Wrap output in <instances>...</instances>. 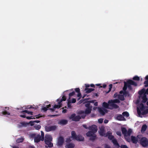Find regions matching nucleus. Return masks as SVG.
Listing matches in <instances>:
<instances>
[{
    "instance_id": "1",
    "label": "nucleus",
    "mask_w": 148,
    "mask_h": 148,
    "mask_svg": "<svg viewBox=\"0 0 148 148\" xmlns=\"http://www.w3.org/2000/svg\"><path fill=\"white\" fill-rule=\"evenodd\" d=\"M147 107L144 106L142 103L138 105L137 107V111L139 116L141 117L142 115L147 113L148 112V110H146Z\"/></svg>"
},
{
    "instance_id": "2",
    "label": "nucleus",
    "mask_w": 148,
    "mask_h": 148,
    "mask_svg": "<svg viewBox=\"0 0 148 148\" xmlns=\"http://www.w3.org/2000/svg\"><path fill=\"white\" fill-rule=\"evenodd\" d=\"M99 133V134L101 136L108 137L109 139H112L113 138V136L112 135V133L111 132L108 131L107 133H106L104 127L103 126H102L100 127Z\"/></svg>"
},
{
    "instance_id": "3",
    "label": "nucleus",
    "mask_w": 148,
    "mask_h": 148,
    "mask_svg": "<svg viewBox=\"0 0 148 148\" xmlns=\"http://www.w3.org/2000/svg\"><path fill=\"white\" fill-rule=\"evenodd\" d=\"M138 93L140 95L139 99L141 98L142 99L143 103L146 102L147 100L146 95L148 94V88L146 90L144 88L142 89L139 91Z\"/></svg>"
},
{
    "instance_id": "4",
    "label": "nucleus",
    "mask_w": 148,
    "mask_h": 148,
    "mask_svg": "<svg viewBox=\"0 0 148 148\" xmlns=\"http://www.w3.org/2000/svg\"><path fill=\"white\" fill-rule=\"evenodd\" d=\"M29 138L32 140L34 139L35 143H38L41 140V137L40 134L34 133H31L29 134Z\"/></svg>"
},
{
    "instance_id": "5",
    "label": "nucleus",
    "mask_w": 148,
    "mask_h": 148,
    "mask_svg": "<svg viewBox=\"0 0 148 148\" xmlns=\"http://www.w3.org/2000/svg\"><path fill=\"white\" fill-rule=\"evenodd\" d=\"M66 99V97L63 96L62 98L60 99H58L57 101H58V105H55L53 108H50V110L51 111H53L55 110V108H59L62 107V103L61 102L63 101H65Z\"/></svg>"
},
{
    "instance_id": "6",
    "label": "nucleus",
    "mask_w": 148,
    "mask_h": 148,
    "mask_svg": "<svg viewBox=\"0 0 148 148\" xmlns=\"http://www.w3.org/2000/svg\"><path fill=\"white\" fill-rule=\"evenodd\" d=\"M52 140V138L50 135L49 134H46L45 135V142L46 145L48 147H51L53 146V144L51 142Z\"/></svg>"
},
{
    "instance_id": "7",
    "label": "nucleus",
    "mask_w": 148,
    "mask_h": 148,
    "mask_svg": "<svg viewBox=\"0 0 148 148\" xmlns=\"http://www.w3.org/2000/svg\"><path fill=\"white\" fill-rule=\"evenodd\" d=\"M119 101L118 99H114L113 100H110L108 101L109 103V109H112L113 108H117L118 106L115 103H119Z\"/></svg>"
},
{
    "instance_id": "8",
    "label": "nucleus",
    "mask_w": 148,
    "mask_h": 148,
    "mask_svg": "<svg viewBox=\"0 0 148 148\" xmlns=\"http://www.w3.org/2000/svg\"><path fill=\"white\" fill-rule=\"evenodd\" d=\"M127 83L128 84H127L125 82H124V85L123 88V90L124 91V92H123L124 95H125V93L126 92L125 91L127 89V86H128V87H130V84L133 85L135 86H137V84L135 82L131 80H128L127 82Z\"/></svg>"
},
{
    "instance_id": "9",
    "label": "nucleus",
    "mask_w": 148,
    "mask_h": 148,
    "mask_svg": "<svg viewBox=\"0 0 148 148\" xmlns=\"http://www.w3.org/2000/svg\"><path fill=\"white\" fill-rule=\"evenodd\" d=\"M91 109L87 108L85 111H81L79 112V114L82 118H84L86 114H89L91 112Z\"/></svg>"
},
{
    "instance_id": "10",
    "label": "nucleus",
    "mask_w": 148,
    "mask_h": 148,
    "mask_svg": "<svg viewBox=\"0 0 148 148\" xmlns=\"http://www.w3.org/2000/svg\"><path fill=\"white\" fill-rule=\"evenodd\" d=\"M139 142L143 147H146L148 145V140L146 138L142 137L141 135Z\"/></svg>"
},
{
    "instance_id": "11",
    "label": "nucleus",
    "mask_w": 148,
    "mask_h": 148,
    "mask_svg": "<svg viewBox=\"0 0 148 148\" xmlns=\"http://www.w3.org/2000/svg\"><path fill=\"white\" fill-rule=\"evenodd\" d=\"M121 130L122 133L124 135L125 137L130 136L132 132L131 129H129L128 131H127L126 128L124 127L122 128Z\"/></svg>"
},
{
    "instance_id": "12",
    "label": "nucleus",
    "mask_w": 148,
    "mask_h": 148,
    "mask_svg": "<svg viewBox=\"0 0 148 148\" xmlns=\"http://www.w3.org/2000/svg\"><path fill=\"white\" fill-rule=\"evenodd\" d=\"M86 135L87 136L90 137V139L92 140H95L96 137L95 133L91 131H90L87 132Z\"/></svg>"
},
{
    "instance_id": "13",
    "label": "nucleus",
    "mask_w": 148,
    "mask_h": 148,
    "mask_svg": "<svg viewBox=\"0 0 148 148\" xmlns=\"http://www.w3.org/2000/svg\"><path fill=\"white\" fill-rule=\"evenodd\" d=\"M79 115L75 116V114H72L70 117L69 118L72 119L73 121H78L79 120V119L82 117L79 114Z\"/></svg>"
},
{
    "instance_id": "14",
    "label": "nucleus",
    "mask_w": 148,
    "mask_h": 148,
    "mask_svg": "<svg viewBox=\"0 0 148 148\" xmlns=\"http://www.w3.org/2000/svg\"><path fill=\"white\" fill-rule=\"evenodd\" d=\"M141 138V135H139L136 137L133 136H131V138L132 142L134 143H136L137 142H139L140 138Z\"/></svg>"
},
{
    "instance_id": "15",
    "label": "nucleus",
    "mask_w": 148,
    "mask_h": 148,
    "mask_svg": "<svg viewBox=\"0 0 148 148\" xmlns=\"http://www.w3.org/2000/svg\"><path fill=\"white\" fill-rule=\"evenodd\" d=\"M45 129L46 131L48 132L55 130L56 129V126H46Z\"/></svg>"
},
{
    "instance_id": "16",
    "label": "nucleus",
    "mask_w": 148,
    "mask_h": 148,
    "mask_svg": "<svg viewBox=\"0 0 148 148\" xmlns=\"http://www.w3.org/2000/svg\"><path fill=\"white\" fill-rule=\"evenodd\" d=\"M99 112L102 115H104L107 112V110L106 109L103 108H98Z\"/></svg>"
},
{
    "instance_id": "17",
    "label": "nucleus",
    "mask_w": 148,
    "mask_h": 148,
    "mask_svg": "<svg viewBox=\"0 0 148 148\" xmlns=\"http://www.w3.org/2000/svg\"><path fill=\"white\" fill-rule=\"evenodd\" d=\"M88 129L90 131L95 133L97 131V126L95 125H93L91 126H89Z\"/></svg>"
},
{
    "instance_id": "18",
    "label": "nucleus",
    "mask_w": 148,
    "mask_h": 148,
    "mask_svg": "<svg viewBox=\"0 0 148 148\" xmlns=\"http://www.w3.org/2000/svg\"><path fill=\"white\" fill-rule=\"evenodd\" d=\"M64 141L63 138L61 136L58 139L57 142L58 145H62Z\"/></svg>"
},
{
    "instance_id": "19",
    "label": "nucleus",
    "mask_w": 148,
    "mask_h": 148,
    "mask_svg": "<svg viewBox=\"0 0 148 148\" xmlns=\"http://www.w3.org/2000/svg\"><path fill=\"white\" fill-rule=\"evenodd\" d=\"M120 94L118 96V98L119 99L121 100H123L124 99V97L122 94H123V91H121L120 92Z\"/></svg>"
},
{
    "instance_id": "20",
    "label": "nucleus",
    "mask_w": 148,
    "mask_h": 148,
    "mask_svg": "<svg viewBox=\"0 0 148 148\" xmlns=\"http://www.w3.org/2000/svg\"><path fill=\"white\" fill-rule=\"evenodd\" d=\"M110 139L111 140H112V142L113 143L114 145H115L117 147H119V145L117 143V140L114 138V137H113V138H112V139Z\"/></svg>"
},
{
    "instance_id": "21",
    "label": "nucleus",
    "mask_w": 148,
    "mask_h": 148,
    "mask_svg": "<svg viewBox=\"0 0 148 148\" xmlns=\"http://www.w3.org/2000/svg\"><path fill=\"white\" fill-rule=\"evenodd\" d=\"M116 119L117 120L120 121H124L125 120L124 117L121 114L118 115L116 117Z\"/></svg>"
},
{
    "instance_id": "22",
    "label": "nucleus",
    "mask_w": 148,
    "mask_h": 148,
    "mask_svg": "<svg viewBox=\"0 0 148 148\" xmlns=\"http://www.w3.org/2000/svg\"><path fill=\"white\" fill-rule=\"evenodd\" d=\"M68 122V121L65 119H62L60 120L59 122V123L61 125H66Z\"/></svg>"
},
{
    "instance_id": "23",
    "label": "nucleus",
    "mask_w": 148,
    "mask_h": 148,
    "mask_svg": "<svg viewBox=\"0 0 148 148\" xmlns=\"http://www.w3.org/2000/svg\"><path fill=\"white\" fill-rule=\"evenodd\" d=\"M75 146L72 143H68L65 146L66 148H73Z\"/></svg>"
},
{
    "instance_id": "24",
    "label": "nucleus",
    "mask_w": 148,
    "mask_h": 148,
    "mask_svg": "<svg viewBox=\"0 0 148 148\" xmlns=\"http://www.w3.org/2000/svg\"><path fill=\"white\" fill-rule=\"evenodd\" d=\"M71 138L72 139H75L77 136L76 135L75 132L74 131H72L71 133Z\"/></svg>"
},
{
    "instance_id": "25",
    "label": "nucleus",
    "mask_w": 148,
    "mask_h": 148,
    "mask_svg": "<svg viewBox=\"0 0 148 148\" xmlns=\"http://www.w3.org/2000/svg\"><path fill=\"white\" fill-rule=\"evenodd\" d=\"M84 138L83 137L80 135L77 136L75 140L79 141H83Z\"/></svg>"
},
{
    "instance_id": "26",
    "label": "nucleus",
    "mask_w": 148,
    "mask_h": 148,
    "mask_svg": "<svg viewBox=\"0 0 148 148\" xmlns=\"http://www.w3.org/2000/svg\"><path fill=\"white\" fill-rule=\"evenodd\" d=\"M24 138L21 137L20 138H18L16 140V142L17 143H22L24 140Z\"/></svg>"
},
{
    "instance_id": "27",
    "label": "nucleus",
    "mask_w": 148,
    "mask_h": 148,
    "mask_svg": "<svg viewBox=\"0 0 148 148\" xmlns=\"http://www.w3.org/2000/svg\"><path fill=\"white\" fill-rule=\"evenodd\" d=\"M102 106L103 107L109 109V103H107L104 102L103 103Z\"/></svg>"
},
{
    "instance_id": "28",
    "label": "nucleus",
    "mask_w": 148,
    "mask_h": 148,
    "mask_svg": "<svg viewBox=\"0 0 148 148\" xmlns=\"http://www.w3.org/2000/svg\"><path fill=\"white\" fill-rule=\"evenodd\" d=\"M94 90V89L92 88H86L84 90L85 91H86V93H89L93 91Z\"/></svg>"
},
{
    "instance_id": "29",
    "label": "nucleus",
    "mask_w": 148,
    "mask_h": 148,
    "mask_svg": "<svg viewBox=\"0 0 148 148\" xmlns=\"http://www.w3.org/2000/svg\"><path fill=\"white\" fill-rule=\"evenodd\" d=\"M147 128V125H143V126L142 127L141 130V132H144L146 130Z\"/></svg>"
},
{
    "instance_id": "30",
    "label": "nucleus",
    "mask_w": 148,
    "mask_h": 148,
    "mask_svg": "<svg viewBox=\"0 0 148 148\" xmlns=\"http://www.w3.org/2000/svg\"><path fill=\"white\" fill-rule=\"evenodd\" d=\"M122 114L124 116L127 117H128L129 115V113L127 112H123Z\"/></svg>"
},
{
    "instance_id": "31",
    "label": "nucleus",
    "mask_w": 148,
    "mask_h": 148,
    "mask_svg": "<svg viewBox=\"0 0 148 148\" xmlns=\"http://www.w3.org/2000/svg\"><path fill=\"white\" fill-rule=\"evenodd\" d=\"M51 107V105H50V104H49L48 105L46 106V107L43 108L42 109L43 110H44L45 111H46L47 110V109L48 108H49V107Z\"/></svg>"
},
{
    "instance_id": "32",
    "label": "nucleus",
    "mask_w": 148,
    "mask_h": 148,
    "mask_svg": "<svg viewBox=\"0 0 148 148\" xmlns=\"http://www.w3.org/2000/svg\"><path fill=\"white\" fill-rule=\"evenodd\" d=\"M3 114L7 116L9 115H10V113L6 111H4L3 112Z\"/></svg>"
},
{
    "instance_id": "33",
    "label": "nucleus",
    "mask_w": 148,
    "mask_h": 148,
    "mask_svg": "<svg viewBox=\"0 0 148 148\" xmlns=\"http://www.w3.org/2000/svg\"><path fill=\"white\" fill-rule=\"evenodd\" d=\"M34 127L35 129L36 130H39L41 128V126L39 125H36L34 126Z\"/></svg>"
},
{
    "instance_id": "34",
    "label": "nucleus",
    "mask_w": 148,
    "mask_h": 148,
    "mask_svg": "<svg viewBox=\"0 0 148 148\" xmlns=\"http://www.w3.org/2000/svg\"><path fill=\"white\" fill-rule=\"evenodd\" d=\"M41 140L42 141H43L44 140V134L43 132L41 131Z\"/></svg>"
},
{
    "instance_id": "35",
    "label": "nucleus",
    "mask_w": 148,
    "mask_h": 148,
    "mask_svg": "<svg viewBox=\"0 0 148 148\" xmlns=\"http://www.w3.org/2000/svg\"><path fill=\"white\" fill-rule=\"evenodd\" d=\"M85 107H86L87 108H91V109L92 108V106H91L90 105V103H86V104L85 105Z\"/></svg>"
},
{
    "instance_id": "36",
    "label": "nucleus",
    "mask_w": 148,
    "mask_h": 148,
    "mask_svg": "<svg viewBox=\"0 0 148 148\" xmlns=\"http://www.w3.org/2000/svg\"><path fill=\"white\" fill-rule=\"evenodd\" d=\"M133 79L135 80L138 81L140 79L139 77L137 76L134 77L133 78Z\"/></svg>"
},
{
    "instance_id": "37",
    "label": "nucleus",
    "mask_w": 148,
    "mask_h": 148,
    "mask_svg": "<svg viewBox=\"0 0 148 148\" xmlns=\"http://www.w3.org/2000/svg\"><path fill=\"white\" fill-rule=\"evenodd\" d=\"M23 112H25L26 113H27L28 114H29L30 115H32V112L31 111H29L27 110H25L24 111H23Z\"/></svg>"
},
{
    "instance_id": "38",
    "label": "nucleus",
    "mask_w": 148,
    "mask_h": 148,
    "mask_svg": "<svg viewBox=\"0 0 148 148\" xmlns=\"http://www.w3.org/2000/svg\"><path fill=\"white\" fill-rule=\"evenodd\" d=\"M144 84L145 87L148 86V80L145 81L144 82Z\"/></svg>"
},
{
    "instance_id": "39",
    "label": "nucleus",
    "mask_w": 148,
    "mask_h": 148,
    "mask_svg": "<svg viewBox=\"0 0 148 148\" xmlns=\"http://www.w3.org/2000/svg\"><path fill=\"white\" fill-rule=\"evenodd\" d=\"M71 137L67 138L66 140V142L67 143H69L71 142Z\"/></svg>"
},
{
    "instance_id": "40",
    "label": "nucleus",
    "mask_w": 148,
    "mask_h": 148,
    "mask_svg": "<svg viewBox=\"0 0 148 148\" xmlns=\"http://www.w3.org/2000/svg\"><path fill=\"white\" fill-rule=\"evenodd\" d=\"M75 93V92H72L70 93L69 94V99H70V97L73 96Z\"/></svg>"
},
{
    "instance_id": "41",
    "label": "nucleus",
    "mask_w": 148,
    "mask_h": 148,
    "mask_svg": "<svg viewBox=\"0 0 148 148\" xmlns=\"http://www.w3.org/2000/svg\"><path fill=\"white\" fill-rule=\"evenodd\" d=\"M103 121V119L102 118L100 119H98V122L100 123H101Z\"/></svg>"
},
{
    "instance_id": "42",
    "label": "nucleus",
    "mask_w": 148,
    "mask_h": 148,
    "mask_svg": "<svg viewBox=\"0 0 148 148\" xmlns=\"http://www.w3.org/2000/svg\"><path fill=\"white\" fill-rule=\"evenodd\" d=\"M39 123L40 122V121H34V122H32V123L31 124V125H34V123Z\"/></svg>"
},
{
    "instance_id": "43",
    "label": "nucleus",
    "mask_w": 148,
    "mask_h": 148,
    "mask_svg": "<svg viewBox=\"0 0 148 148\" xmlns=\"http://www.w3.org/2000/svg\"><path fill=\"white\" fill-rule=\"evenodd\" d=\"M116 133L117 135H118L119 136H121V132H120L117 131V132H116Z\"/></svg>"
},
{
    "instance_id": "44",
    "label": "nucleus",
    "mask_w": 148,
    "mask_h": 148,
    "mask_svg": "<svg viewBox=\"0 0 148 148\" xmlns=\"http://www.w3.org/2000/svg\"><path fill=\"white\" fill-rule=\"evenodd\" d=\"M121 147V148H128V147L125 145H122Z\"/></svg>"
},
{
    "instance_id": "45",
    "label": "nucleus",
    "mask_w": 148,
    "mask_h": 148,
    "mask_svg": "<svg viewBox=\"0 0 148 148\" xmlns=\"http://www.w3.org/2000/svg\"><path fill=\"white\" fill-rule=\"evenodd\" d=\"M77 97H79V98L78 99V100H79V99L81 97V94L80 93H79V92L77 94Z\"/></svg>"
},
{
    "instance_id": "46",
    "label": "nucleus",
    "mask_w": 148,
    "mask_h": 148,
    "mask_svg": "<svg viewBox=\"0 0 148 148\" xmlns=\"http://www.w3.org/2000/svg\"><path fill=\"white\" fill-rule=\"evenodd\" d=\"M112 85L111 84H110L109 85V90L108 92H110V91H111V89L112 88Z\"/></svg>"
},
{
    "instance_id": "47",
    "label": "nucleus",
    "mask_w": 148,
    "mask_h": 148,
    "mask_svg": "<svg viewBox=\"0 0 148 148\" xmlns=\"http://www.w3.org/2000/svg\"><path fill=\"white\" fill-rule=\"evenodd\" d=\"M104 147L105 148H111L110 146L106 144L105 145Z\"/></svg>"
},
{
    "instance_id": "48",
    "label": "nucleus",
    "mask_w": 148,
    "mask_h": 148,
    "mask_svg": "<svg viewBox=\"0 0 148 148\" xmlns=\"http://www.w3.org/2000/svg\"><path fill=\"white\" fill-rule=\"evenodd\" d=\"M75 90L76 91V92H79V91H80V89L79 88H76L75 89Z\"/></svg>"
},
{
    "instance_id": "49",
    "label": "nucleus",
    "mask_w": 148,
    "mask_h": 148,
    "mask_svg": "<svg viewBox=\"0 0 148 148\" xmlns=\"http://www.w3.org/2000/svg\"><path fill=\"white\" fill-rule=\"evenodd\" d=\"M76 100L75 99L73 98L72 99V103H75L76 102Z\"/></svg>"
},
{
    "instance_id": "50",
    "label": "nucleus",
    "mask_w": 148,
    "mask_h": 148,
    "mask_svg": "<svg viewBox=\"0 0 148 148\" xmlns=\"http://www.w3.org/2000/svg\"><path fill=\"white\" fill-rule=\"evenodd\" d=\"M108 122V120L105 119L104 121V122L105 123H107Z\"/></svg>"
},
{
    "instance_id": "51",
    "label": "nucleus",
    "mask_w": 148,
    "mask_h": 148,
    "mask_svg": "<svg viewBox=\"0 0 148 148\" xmlns=\"http://www.w3.org/2000/svg\"><path fill=\"white\" fill-rule=\"evenodd\" d=\"M83 127H84L86 129H88V128H89V127H87V126L86 125H83Z\"/></svg>"
},
{
    "instance_id": "52",
    "label": "nucleus",
    "mask_w": 148,
    "mask_h": 148,
    "mask_svg": "<svg viewBox=\"0 0 148 148\" xmlns=\"http://www.w3.org/2000/svg\"><path fill=\"white\" fill-rule=\"evenodd\" d=\"M66 112V109H64L62 110V112L63 113H65Z\"/></svg>"
},
{
    "instance_id": "53",
    "label": "nucleus",
    "mask_w": 148,
    "mask_h": 148,
    "mask_svg": "<svg viewBox=\"0 0 148 148\" xmlns=\"http://www.w3.org/2000/svg\"><path fill=\"white\" fill-rule=\"evenodd\" d=\"M70 103H69V101L68 102V107L69 108L70 107H71V105L70 104Z\"/></svg>"
},
{
    "instance_id": "54",
    "label": "nucleus",
    "mask_w": 148,
    "mask_h": 148,
    "mask_svg": "<svg viewBox=\"0 0 148 148\" xmlns=\"http://www.w3.org/2000/svg\"><path fill=\"white\" fill-rule=\"evenodd\" d=\"M85 85L86 88L89 87V84H85Z\"/></svg>"
},
{
    "instance_id": "55",
    "label": "nucleus",
    "mask_w": 148,
    "mask_h": 148,
    "mask_svg": "<svg viewBox=\"0 0 148 148\" xmlns=\"http://www.w3.org/2000/svg\"><path fill=\"white\" fill-rule=\"evenodd\" d=\"M97 102H95L94 103V105L95 106H97Z\"/></svg>"
},
{
    "instance_id": "56",
    "label": "nucleus",
    "mask_w": 148,
    "mask_h": 148,
    "mask_svg": "<svg viewBox=\"0 0 148 148\" xmlns=\"http://www.w3.org/2000/svg\"><path fill=\"white\" fill-rule=\"evenodd\" d=\"M125 137V138H126V140H127V141H128V142H130V139H127V138H126V137Z\"/></svg>"
},
{
    "instance_id": "57",
    "label": "nucleus",
    "mask_w": 148,
    "mask_h": 148,
    "mask_svg": "<svg viewBox=\"0 0 148 148\" xmlns=\"http://www.w3.org/2000/svg\"><path fill=\"white\" fill-rule=\"evenodd\" d=\"M27 119H32V117H27Z\"/></svg>"
},
{
    "instance_id": "58",
    "label": "nucleus",
    "mask_w": 148,
    "mask_h": 148,
    "mask_svg": "<svg viewBox=\"0 0 148 148\" xmlns=\"http://www.w3.org/2000/svg\"><path fill=\"white\" fill-rule=\"evenodd\" d=\"M29 148H35L34 146H30L29 147Z\"/></svg>"
},
{
    "instance_id": "59",
    "label": "nucleus",
    "mask_w": 148,
    "mask_h": 148,
    "mask_svg": "<svg viewBox=\"0 0 148 148\" xmlns=\"http://www.w3.org/2000/svg\"><path fill=\"white\" fill-rule=\"evenodd\" d=\"M32 108V107L31 106L29 107V106H28L27 107V108L28 109V108Z\"/></svg>"
},
{
    "instance_id": "60",
    "label": "nucleus",
    "mask_w": 148,
    "mask_h": 148,
    "mask_svg": "<svg viewBox=\"0 0 148 148\" xmlns=\"http://www.w3.org/2000/svg\"><path fill=\"white\" fill-rule=\"evenodd\" d=\"M145 79L148 80V75L146 76L145 77Z\"/></svg>"
},
{
    "instance_id": "61",
    "label": "nucleus",
    "mask_w": 148,
    "mask_h": 148,
    "mask_svg": "<svg viewBox=\"0 0 148 148\" xmlns=\"http://www.w3.org/2000/svg\"><path fill=\"white\" fill-rule=\"evenodd\" d=\"M90 86L91 87H94V85L93 84H91L90 85Z\"/></svg>"
},
{
    "instance_id": "62",
    "label": "nucleus",
    "mask_w": 148,
    "mask_h": 148,
    "mask_svg": "<svg viewBox=\"0 0 148 148\" xmlns=\"http://www.w3.org/2000/svg\"><path fill=\"white\" fill-rule=\"evenodd\" d=\"M13 148H19L18 147L14 146L13 147Z\"/></svg>"
},
{
    "instance_id": "63",
    "label": "nucleus",
    "mask_w": 148,
    "mask_h": 148,
    "mask_svg": "<svg viewBox=\"0 0 148 148\" xmlns=\"http://www.w3.org/2000/svg\"><path fill=\"white\" fill-rule=\"evenodd\" d=\"M21 117H24V118H25V116L24 115H21Z\"/></svg>"
},
{
    "instance_id": "64",
    "label": "nucleus",
    "mask_w": 148,
    "mask_h": 148,
    "mask_svg": "<svg viewBox=\"0 0 148 148\" xmlns=\"http://www.w3.org/2000/svg\"><path fill=\"white\" fill-rule=\"evenodd\" d=\"M106 86V85H103V87L105 88Z\"/></svg>"
}]
</instances>
